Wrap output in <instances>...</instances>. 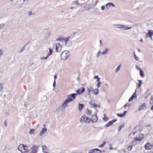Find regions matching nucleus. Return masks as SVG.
Wrapping results in <instances>:
<instances>
[{"mask_svg": "<svg viewBox=\"0 0 153 153\" xmlns=\"http://www.w3.org/2000/svg\"><path fill=\"white\" fill-rule=\"evenodd\" d=\"M146 105L145 103H144L142 104L139 107V108L138 109V110L140 111L141 110H142L145 108H146Z\"/></svg>", "mask_w": 153, "mask_h": 153, "instance_id": "obj_13", "label": "nucleus"}, {"mask_svg": "<svg viewBox=\"0 0 153 153\" xmlns=\"http://www.w3.org/2000/svg\"><path fill=\"white\" fill-rule=\"evenodd\" d=\"M69 52L68 51H65L62 52L60 54L61 59L65 60L67 59L69 56Z\"/></svg>", "mask_w": 153, "mask_h": 153, "instance_id": "obj_3", "label": "nucleus"}, {"mask_svg": "<svg viewBox=\"0 0 153 153\" xmlns=\"http://www.w3.org/2000/svg\"><path fill=\"white\" fill-rule=\"evenodd\" d=\"M63 40V38H59L57 39H56V41H62Z\"/></svg>", "mask_w": 153, "mask_h": 153, "instance_id": "obj_39", "label": "nucleus"}, {"mask_svg": "<svg viewBox=\"0 0 153 153\" xmlns=\"http://www.w3.org/2000/svg\"><path fill=\"white\" fill-rule=\"evenodd\" d=\"M98 78V76H94V78L95 79H97Z\"/></svg>", "mask_w": 153, "mask_h": 153, "instance_id": "obj_59", "label": "nucleus"}, {"mask_svg": "<svg viewBox=\"0 0 153 153\" xmlns=\"http://www.w3.org/2000/svg\"><path fill=\"white\" fill-rule=\"evenodd\" d=\"M5 26L4 23H1L0 24V29H2L4 28Z\"/></svg>", "mask_w": 153, "mask_h": 153, "instance_id": "obj_35", "label": "nucleus"}, {"mask_svg": "<svg viewBox=\"0 0 153 153\" xmlns=\"http://www.w3.org/2000/svg\"><path fill=\"white\" fill-rule=\"evenodd\" d=\"M151 110H153V105L151 107Z\"/></svg>", "mask_w": 153, "mask_h": 153, "instance_id": "obj_62", "label": "nucleus"}, {"mask_svg": "<svg viewBox=\"0 0 153 153\" xmlns=\"http://www.w3.org/2000/svg\"><path fill=\"white\" fill-rule=\"evenodd\" d=\"M101 53V52L100 51H99L97 53V58L99 57L100 56V54Z\"/></svg>", "mask_w": 153, "mask_h": 153, "instance_id": "obj_42", "label": "nucleus"}, {"mask_svg": "<svg viewBox=\"0 0 153 153\" xmlns=\"http://www.w3.org/2000/svg\"><path fill=\"white\" fill-rule=\"evenodd\" d=\"M117 115L119 117H122L124 116L123 114H117Z\"/></svg>", "mask_w": 153, "mask_h": 153, "instance_id": "obj_40", "label": "nucleus"}, {"mask_svg": "<svg viewBox=\"0 0 153 153\" xmlns=\"http://www.w3.org/2000/svg\"><path fill=\"white\" fill-rule=\"evenodd\" d=\"M134 140L135 141H140L141 140V138H140V137H136L134 138Z\"/></svg>", "mask_w": 153, "mask_h": 153, "instance_id": "obj_33", "label": "nucleus"}, {"mask_svg": "<svg viewBox=\"0 0 153 153\" xmlns=\"http://www.w3.org/2000/svg\"><path fill=\"white\" fill-rule=\"evenodd\" d=\"M103 120L105 121H106L108 120V118L106 117H104L103 118Z\"/></svg>", "mask_w": 153, "mask_h": 153, "instance_id": "obj_44", "label": "nucleus"}, {"mask_svg": "<svg viewBox=\"0 0 153 153\" xmlns=\"http://www.w3.org/2000/svg\"><path fill=\"white\" fill-rule=\"evenodd\" d=\"M120 127L122 129L124 127V124L123 125H122L121 126H120Z\"/></svg>", "mask_w": 153, "mask_h": 153, "instance_id": "obj_58", "label": "nucleus"}, {"mask_svg": "<svg viewBox=\"0 0 153 153\" xmlns=\"http://www.w3.org/2000/svg\"><path fill=\"white\" fill-rule=\"evenodd\" d=\"M105 6L106 7H110L111 6H112L113 7H115V6L114 4L112 3H107L105 5Z\"/></svg>", "mask_w": 153, "mask_h": 153, "instance_id": "obj_21", "label": "nucleus"}, {"mask_svg": "<svg viewBox=\"0 0 153 153\" xmlns=\"http://www.w3.org/2000/svg\"><path fill=\"white\" fill-rule=\"evenodd\" d=\"M70 37L69 36H68L67 37L65 38V39H63V40L65 41L66 44L67 43V42L68 41L69 39H70Z\"/></svg>", "mask_w": 153, "mask_h": 153, "instance_id": "obj_27", "label": "nucleus"}, {"mask_svg": "<svg viewBox=\"0 0 153 153\" xmlns=\"http://www.w3.org/2000/svg\"><path fill=\"white\" fill-rule=\"evenodd\" d=\"M84 106V104L79 103L78 106V110L80 111H82V108H83Z\"/></svg>", "mask_w": 153, "mask_h": 153, "instance_id": "obj_16", "label": "nucleus"}, {"mask_svg": "<svg viewBox=\"0 0 153 153\" xmlns=\"http://www.w3.org/2000/svg\"><path fill=\"white\" fill-rule=\"evenodd\" d=\"M73 3L74 4H79V3L77 1H74Z\"/></svg>", "mask_w": 153, "mask_h": 153, "instance_id": "obj_50", "label": "nucleus"}, {"mask_svg": "<svg viewBox=\"0 0 153 153\" xmlns=\"http://www.w3.org/2000/svg\"><path fill=\"white\" fill-rule=\"evenodd\" d=\"M105 8V7L103 6H102L101 7V9L102 10H104Z\"/></svg>", "mask_w": 153, "mask_h": 153, "instance_id": "obj_55", "label": "nucleus"}, {"mask_svg": "<svg viewBox=\"0 0 153 153\" xmlns=\"http://www.w3.org/2000/svg\"><path fill=\"white\" fill-rule=\"evenodd\" d=\"M140 70V76L142 77H143L144 76V74L143 71L141 70L140 68H139Z\"/></svg>", "mask_w": 153, "mask_h": 153, "instance_id": "obj_22", "label": "nucleus"}, {"mask_svg": "<svg viewBox=\"0 0 153 153\" xmlns=\"http://www.w3.org/2000/svg\"><path fill=\"white\" fill-rule=\"evenodd\" d=\"M92 111L91 109H86V113L87 115H90L91 114Z\"/></svg>", "mask_w": 153, "mask_h": 153, "instance_id": "obj_25", "label": "nucleus"}, {"mask_svg": "<svg viewBox=\"0 0 153 153\" xmlns=\"http://www.w3.org/2000/svg\"><path fill=\"white\" fill-rule=\"evenodd\" d=\"M87 89V93H88L89 95H90V93L91 92H92L93 91V88H92L91 86H90L89 88L88 87Z\"/></svg>", "mask_w": 153, "mask_h": 153, "instance_id": "obj_17", "label": "nucleus"}, {"mask_svg": "<svg viewBox=\"0 0 153 153\" xmlns=\"http://www.w3.org/2000/svg\"><path fill=\"white\" fill-rule=\"evenodd\" d=\"M111 125L109 124V123H107L105 126L106 127H108L110 126H111Z\"/></svg>", "mask_w": 153, "mask_h": 153, "instance_id": "obj_51", "label": "nucleus"}, {"mask_svg": "<svg viewBox=\"0 0 153 153\" xmlns=\"http://www.w3.org/2000/svg\"><path fill=\"white\" fill-rule=\"evenodd\" d=\"M94 94L96 95H97L99 93V91L98 89L95 88L94 90Z\"/></svg>", "mask_w": 153, "mask_h": 153, "instance_id": "obj_28", "label": "nucleus"}, {"mask_svg": "<svg viewBox=\"0 0 153 153\" xmlns=\"http://www.w3.org/2000/svg\"><path fill=\"white\" fill-rule=\"evenodd\" d=\"M3 54V51L2 50H0V56L2 55Z\"/></svg>", "mask_w": 153, "mask_h": 153, "instance_id": "obj_54", "label": "nucleus"}, {"mask_svg": "<svg viewBox=\"0 0 153 153\" xmlns=\"http://www.w3.org/2000/svg\"><path fill=\"white\" fill-rule=\"evenodd\" d=\"M35 131V129H32L30 130V131L29 132V133L30 134H33Z\"/></svg>", "mask_w": 153, "mask_h": 153, "instance_id": "obj_37", "label": "nucleus"}, {"mask_svg": "<svg viewBox=\"0 0 153 153\" xmlns=\"http://www.w3.org/2000/svg\"><path fill=\"white\" fill-rule=\"evenodd\" d=\"M62 47L59 43H57L55 45V50L56 52H59L61 51Z\"/></svg>", "mask_w": 153, "mask_h": 153, "instance_id": "obj_6", "label": "nucleus"}, {"mask_svg": "<svg viewBox=\"0 0 153 153\" xmlns=\"http://www.w3.org/2000/svg\"><path fill=\"white\" fill-rule=\"evenodd\" d=\"M114 27L117 28H120L123 30H130L132 28V27H128L127 26L123 25L115 24L114 25Z\"/></svg>", "mask_w": 153, "mask_h": 153, "instance_id": "obj_2", "label": "nucleus"}, {"mask_svg": "<svg viewBox=\"0 0 153 153\" xmlns=\"http://www.w3.org/2000/svg\"><path fill=\"white\" fill-rule=\"evenodd\" d=\"M28 151L27 147L26 146L24 145L23 149L22 150V153H27Z\"/></svg>", "mask_w": 153, "mask_h": 153, "instance_id": "obj_12", "label": "nucleus"}, {"mask_svg": "<svg viewBox=\"0 0 153 153\" xmlns=\"http://www.w3.org/2000/svg\"><path fill=\"white\" fill-rule=\"evenodd\" d=\"M39 150V147L38 146H33L30 147L29 153H36Z\"/></svg>", "mask_w": 153, "mask_h": 153, "instance_id": "obj_5", "label": "nucleus"}, {"mask_svg": "<svg viewBox=\"0 0 153 153\" xmlns=\"http://www.w3.org/2000/svg\"><path fill=\"white\" fill-rule=\"evenodd\" d=\"M76 95L77 94L73 93L68 95L67 98L64 101L62 105L59 107V108L64 110L67 104L69 102L72 101L75 99Z\"/></svg>", "mask_w": 153, "mask_h": 153, "instance_id": "obj_1", "label": "nucleus"}, {"mask_svg": "<svg viewBox=\"0 0 153 153\" xmlns=\"http://www.w3.org/2000/svg\"><path fill=\"white\" fill-rule=\"evenodd\" d=\"M110 50V49L109 48H105V50L103 51L102 53H101L102 55H103L105 54L108 52Z\"/></svg>", "mask_w": 153, "mask_h": 153, "instance_id": "obj_20", "label": "nucleus"}, {"mask_svg": "<svg viewBox=\"0 0 153 153\" xmlns=\"http://www.w3.org/2000/svg\"><path fill=\"white\" fill-rule=\"evenodd\" d=\"M121 67V64H120L118 66V67H117V68L115 70V72H117L118 71L120 70V69Z\"/></svg>", "mask_w": 153, "mask_h": 153, "instance_id": "obj_30", "label": "nucleus"}, {"mask_svg": "<svg viewBox=\"0 0 153 153\" xmlns=\"http://www.w3.org/2000/svg\"><path fill=\"white\" fill-rule=\"evenodd\" d=\"M133 146H129L128 148V150L129 151H131L132 150V148Z\"/></svg>", "mask_w": 153, "mask_h": 153, "instance_id": "obj_41", "label": "nucleus"}, {"mask_svg": "<svg viewBox=\"0 0 153 153\" xmlns=\"http://www.w3.org/2000/svg\"><path fill=\"white\" fill-rule=\"evenodd\" d=\"M153 146L149 142H147L145 146V147L146 149L150 150L152 148Z\"/></svg>", "mask_w": 153, "mask_h": 153, "instance_id": "obj_10", "label": "nucleus"}, {"mask_svg": "<svg viewBox=\"0 0 153 153\" xmlns=\"http://www.w3.org/2000/svg\"><path fill=\"white\" fill-rule=\"evenodd\" d=\"M91 121L93 123L96 122L98 120V118L96 115L92 116L91 118L90 119Z\"/></svg>", "mask_w": 153, "mask_h": 153, "instance_id": "obj_9", "label": "nucleus"}, {"mask_svg": "<svg viewBox=\"0 0 153 153\" xmlns=\"http://www.w3.org/2000/svg\"><path fill=\"white\" fill-rule=\"evenodd\" d=\"M56 85V82L55 80H54V82H53V86L54 87H55Z\"/></svg>", "mask_w": 153, "mask_h": 153, "instance_id": "obj_53", "label": "nucleus"}, {"mask_svg": "<svg viewBox=\"0 0 153 153\" xmlns=\"http://www.w3.org/2000/svg\"><path fill=\"white\" fill-rule=\"evenodd\" d=\"M54 79H55H55H56V78H57V76H56V75H55L54 76Z\"/></svg>", "mask_w": 153, "mask_h": 153, "instance_id": "obj_60", "label": "nucleus"}, {"mask_svg": "<svg viewBox=\"0 0 153 153\" xmlns=\"http://www.w3.org/2000/svg\"><path fill=\"white\" fill-rule=\"evenodd\" d=\"M138 51L139 52H141V50L140 49H139V48L138 49Z\"/></svg>", "mask_w": 153, "mask_h": 153, "instance_id": "obj_63", "label": "nucleus"}, {"mask_svg": "<svg viewBox=\"0 0 153 153\" xmlns=\"http://www.w3.org/2000/svg\"><path fill=\"white\" fill-rule=\"evenodd\" d=\"M49 52L48 53L47 55L49 56H51L53 53V51L51 48H49Z\"/></svg>", "mask_w": 153, "mask_h": 153, "instance_id": "obj_24", "label": "nucleus"}, {"mask_svg": "<svg viewBox=\"0 0 153 153\" xmlns=\"http://www.w3.org/2000/svg\"><path fill=\"white\" fill-rule=\"evenodd\" d=\"M138 81L139 82L138 84V88H139L141 86V85L142 83V81L141 80H138Z\"/></svg>", "mask_w": 153, "mask_h": 153, "instance_id": "obj_34", "label": "nucleus"}, {"mask_svg": "<svg viewBox=\"0 0 153 153\" xmlns=\"http://www.w3.org/2000/svg\"><path fill=\"white\" fill-rule=\"evenodd\" d=\"M127 112V111H125L124 112V113H123V114L124 115V116L126 115V114Z\"/></svg>", "mask_w": 153, "mask_h": 153, "instance_id": "obj_57", "label": "nucleus"}, {"mask_svg": "<svg viewBox=\"0 0 153 153\" xmlns=\"http://www.w3.org/2000/svg\"><path fill=\"white\" fill-rule=\"evenodd\" d=\"M42 149L43 152L45 153H48L49 152V149L47 147L45 146L42 147Z\"/></svg>", "mask_w": 153, "mask_h": 153, "instance_id": "obj_15", "label": "nucleus"}, {"mask_svg": "<svg viewBox=\"0 0 153 153\" xmlns=\"http://www.w3.org/2000/svg\"><path fill=\"white\" fill-rule=\"evenodd\" d=\"M143 137H144V134H141L140 135L139 137L140 138H141V140H142V139L143 138Z\"/></svg>", "mask_w": 153, "mask_h": 153, "instance_id": "obj_49", "label": "nucleus"}, {"mask_svg": "<svg viewBox=\"0 0 153 153\" xmlns=\"http://www.w3.org/2000/svg\"><path fill=\"white\" fill-rule=\"evenodd\" d=\"M89 1L93 2L91 4V6H94L96 5L98 1V0H89Z\"/></svg>", "mask_w": 153, "mask_h": 153, "instance_id": "obj_14", "label": "nucleus"}, {"mask_svg": "<svg viewBox=\"0 0 153 153\" xmlns=\"http://www.w3.org/2000/svg\"><path fill=\"white\" fill-rule=\"evenodd\" d=\"M3 88V85L2 84H0V91L2 90Z\"/></svg>", "mask_w": 153, "mask_h": 153, "instance_id": "obj_47", "label": "nucleus"}, {"mask_svg": "<svg viewBox=\"0 0 153 153\" xmlns=\"http://www.w3.org/2000/svg\"><path fill=\"white\" fill-rule=\"evenodd\" d=\"M24 145H22V144L20 145L18 147V149L19 151H21V152H22V150L23 149V147Z\"/></svg>", "mask_w": 153, "mask_h": 153, "instance_id": "obj_23", "label": "nucleus"}, {"mask_svg": "<svg viewBox=\"0 0 153 153\" xmlns=\"http://www.w3.org/2000/svg\"><path fill=\"white\" fill-rule=\"evenodd\" d=\"M117 121V120H116V119H114L113 120H111L110 121H109V124L111 125V126L113 124V123L115 122L116 121Z\"/></svg>", "mask_w": 153, "mask_h": 153, "instance_id": "obj_31", "label": "nucleus"}, {"mask_svg": "<svg viewBox=\"0 0 153 153\" xmlns=\"http://www.w3.org/2000/svg\"><path fill=\"white\" fill-rule=\"evenodd\" d=\"M80 123L83 122L86 123H89L91 122V120L88 117L85 115H83L81 117L80 120Z\"/></svg>", "mask_w": 153, "mask_h": 153, "instance_id": "obj_4", "label": "nucleus"}, {"mask_svg": "<svg viewBox=\"0 0 153 153\" xmlns=\"http://www.w3.org/2000/svg\"><path fill=\"white\" fill-rule=\"evenodd\" d=\"M130 106V104H129L128 103H127V104H125L124 105V107L125 108H126V107L127 106Z\"/></svg>", "mask_w": 153, "mask_h": 153, "instance_id": "obj_46", "label": "nucleus"}, {"mask_svg": "<svg viewBox=\"0 0 153 153\" xmlns=\"http://www.w3.org/2000/svg\"><path fill=\"white\" fill-rule=\"evenodd\" d=\"M127 112V111H125L124 112V113H123V114L124 115V116L126 115V114Z\"/></svg>", "mask_w": 153, "mask_h": 153, "instance_id": "obj_56", "label": "nucleus"}, {"mask_svg": "<svg viewBox=\"0 0 153 153\" xmlns=\"http://www.w3.org/2000/svg\"><path fill=\"white\" fill-rule=\"evenodd\" d=\"M32 13V12L31 11H29L28 12V14L29 16H30Z\"/></svg>", "mask_w": 153, "mask_h": 153, "instance_id": "obj_52", "label": "nucleus"}, {"mask_svg": "<svg viewBox=\"0 0 153 153\" xmlns=\"http://www.w3.org/2000/svg\"><path fill=\"white\" fill-rule=\"evenodd\" d=\"M133 56L134 57L135 59L137 61H138L140 60L139 58L136 56L135 52H134V56Z\"/></svg>", "mask_w": 153, "mask_h": 153, "instance_id": "obj_26", "label": "nucleus"}, {"mask_svg": "<svg viewBox=\"0 0 153 153\" xmlns=\"http://www.w3.org/2000/svg\"><path fill=\"white\" fill-rule=\"evenodd\" d=\"M25 45L23 47V48L21 49L20 51V53H21L25 49Z\"/></svg>", "mask_w": 153, "mask_h": 153, "instance_id": "obj_43", "label": "nucleus"}, {"mask_svg": "<svg viewBox=\"0 0 153 153\" xmlns=\"http://www.w3.org/2000/svg\"><path fill=\"white\" fill-rule=\"evenodd\" d=\"M97 151L100 152V153H101L102 151L97 148L90 150L88 153H97Z\"/></svg>", "mask_w": 153, "mask_h": 153, "instance_id": "obj_8", "label": "nucleus"}, {"mask_svg": "<svg viewBox=\"0 0 153 153\" xmlns=\"http://www.w3.org/2000/svg\"><path fill=\"white\" fill-rule=\"evenodd\" d=\"M150 103L151 104H153V95L151 96Z\"/></svg>", "mask_w": 153, "mask_h": 153, "instance_id": "obj_36", "label": "nucleus"}, {"mask_svg": "<svg viewBox=\"0 0 153 153\" xmlns=\"http://www.w3.org/2000/svg\"><path fill=\"white\" fill-rule=\"evenodd\" d=\"M136 90L135 92L132 95L131 97L129 99L128 101L130 102L132 101L134 98L136 97Z\"/></svg>", "mask_w": 153, "mask_h": 153, "instance_id": "obj_11", "label": "nucleus"}, {"mask_svg": "<svg viewBox=\"0 0 153 153\" xmlns=\"http://www.w3.org/2000/svg\"><path fill=\"white\" fill-rule=\"evenodd\" d=\"M121 129L122 128L120 126L118 128V131H120L121 130Z\"/></svg>", "mask_w": 153, "mask_h": 153, "instance_id": "obj_61", "label": "nucleus"}, {"mask_svg": "<svg viewBox=\"0 0 153 153\" xmlns=\"http://www.w3.org/2000/svg\"><path fill=\"white\" fill-rule=\"evenodd\" d=\"M100 82H97V87L98 88L100 86Z\"/></svg>", "mask_w": 153, "mask_h": 153, "instance_id": "obj_48", "label": "nucleus"}, {"mask_svg": "<svg viewBox=\"0 0 153 153\" xmlns=\"http://www.w3.org/2000/svg\"><path fill=\"white\" fill-rule=\"evenodd\" d=\"M4 124L5 126L7 127V124L6 120L4 121Z\"/></svg>", "mask_w": 153, "mask_h": 153, "instance_id": "obj_45", "label": "nucleus"}, {"mask_svg": "<svg viewBox=\"0 0 153 153\" xmlns=\"http://www.w3.org/2000/svg\"><path fill=\"white\" fill-rule=\"evenodd\" d=\"M140 41L142 42H143V40L142 39H141Z\"/></svg>", "mask_w": 153, "mask_h": 153, "instance_id": "obj_64", "label": "nucleus"}, {"mask_svg": "<svg viewBox=\"0 0 153 153\" xmlns=\"http://www.w3.org/2000/svg\"><path fill=\"white\" fill-rule=\"evenodd\" d=\"M105 143H106L105 142L103 141V143L102 144H101V145H100L99 146H98L99 147V148L103 147L104 146Z\"/></svg>", "mask_w": 153, "mask_h": 153, "instance_id": "obj_32", "label": "nucleus"}, {"mask_svg": "<svg viewBox=\"0 0 153 153\" xmlns=\"http://www.w3.org/2000/svg\"><path fill=\"white\" fill-rule=\"evenodd\" d=\"M89 103L91 105H92L93 107H100V106L98 105H97L96 104L94 103H92L91 102H89Z\"/></svg>", "mask_w": 153, "mask_h": 153, "instance_id": "obj_29", "label": "nucleus"}, {"mask_svg": "<svg viewBox=\"0 0 153 153\" xmlns=\"http://www.w3.org/2000/svg\"><path fill=\"white\" fill-rule=\"evenodd\" d=\"M85 91V88L84 87H81L79 89L77 90L76 92H77L76 94H79V95L82 94Z\"/></svg>", "mask_w": 153, "mask_h": 153, "instance_id": "obj_7", "label": "nucleus"}, {"mask_svg": "<svg viewBox=\"0 0 153 153\" xmlns=\"http://www.w3.org/2000/svg\"><path fill=\"white\" fill-rule=\"evenodd\" d=\"M48 58V56L47 55V56L46 57H40V59H44L45 60L47 59Z\"/></svg>", "mask_w": 153, "mask_h": 153, "instance_id": "obj_38", "label": "nucleus"}, {"mask_svg": "<svg viewBox=\"0 0 153 153\" xmlns=\"http://www.w3.org/2000/svg\"><path fill=\"white\" fill-rule=\"evenodd\" d=\"M152 32L151 30H149L148 33L146 35V36L151 38L152 36Z\"/></svg>", "mask_w": 153, "mask_h": 153, "instance_id": "obj_19", "label": "nucleus"}, {"mask_svg": "<svg viewBox=\"0 0 153 153\" xmlns=\"http://www.w3.org/2000/svg\"><path fill=\"white\" fill-rule=\"evenodd\" d=\"M47 131L46 127H45L42 129L40 132V135H42L43 134Z\"/></svg>", "mask_w": 153, "mask_h": 153, "instance_id": "obj_18", "label": "nucleus"}]
</instances>
